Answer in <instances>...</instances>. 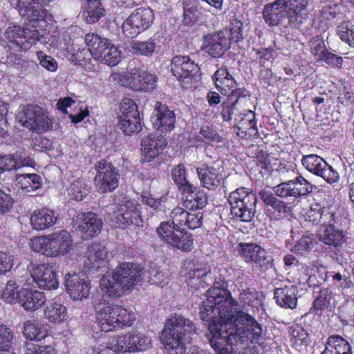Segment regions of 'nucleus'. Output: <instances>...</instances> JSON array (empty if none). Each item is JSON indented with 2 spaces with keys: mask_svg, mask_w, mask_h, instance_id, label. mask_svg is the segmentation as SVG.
I'll list each match as a JSON object with an SVG mask.
<instances>
[{
  "mask_svg": "<svg viewBox=\"0 0 354 354\" xmlns=\"http://www.w3.org/2000/svg\"><path fill=\"white\" fill-rule=\"evenodd\" d=\"M2 330L0 337V354H17L13 346L12 331L3 328Z\"/></svg>",
  "mask_w": 354,
  "mask_h": 354,
  "instance_id": "052dcab7",
  "label": "nucleus"
},
{
  "mask_svg": "<svg viewBox=\"0 0 354 354\" xmlns=\"http://www.w3.org/2000/svg\"><path fill=\"white\" fill-rule=\"evenodd\" d=\"M127 333L113 336L109 339L106 344H102L97 347H94L95 354H116L129 353V345Z\"/></svg>",
  "mask_w": 354,
  "mask_h": 354,
  "instance_id": "72a5a7b5",
  "label": "nucleus"
},
{
  "mask_svg": "<svg viewBox=\"0 0 354 354\" xmlns=\"http://www.w3.org/2000/svg\"><path fill=\"white\" fill-rule=\"evenodd\" d=\"M259 195L265 205L268 207H270L279 215L281 214H286L287 212L288 206L286 204L277 198L272 193L267 191H261L259 193Z\"/></svg>",
  "mask_w": 354,
  "mask_h": 354,
  "instance_id": "5fc2aeb1",
  "label": "nucleus"
},
{
  "mask_svg": "<svg viewBox=\"0 0 354 354\" xmlns=\"http://www.w3.org/2000/svg\"><path fill=\"white\" fill-rule=\"evenodd\" d=\"M198 140H201L204 142H221L223 140V138L212 126L204 124L201 128Z\"/></svg>",
  "mask_w": 354,
  "mask_h": 354,
  "instance_id": "e2e57ef3",
  "label": "nucleus"
},
{
  "mask_svg": "<svg viewBox=\"0 0 354 354\" xmlns=\"http://www.w3.org/2000/svg\"><path fill=\"white\" fill-rule=\"evenodd\" d=\"M151 122L154 129L165 134L174 129L176 117L174 111L170 110L167 105L156 102Z\"/></svg>",
  "mask_w": 354,
  "mask_h": 354,
  "instance_id": "5701e85b",
  "label": "nucleus"
},
{
  "mask_svg": "<svg viewBox=\"0 0 354 354\" xmlns=\"http://www.w3.org/2000/svg\"><path fill=\"white\" fill-rule=\"evenodd\" d=\"M154 19V14L149 8H139L136 9L122 24L124 34L133 38L148 29Z\"/></svg>",
  "mask_w": 354,
  "mask_h": 354,
  "instance_id": "4468645a",
  "label": "nucleus"
},
{
  "mask_svg": "<svg viewBox=\"0 0 354 354\" xmlns=\"http://www.w3.org/2000/svg\"><path fill=\"white\" fill-rule=\"evenodd\" d=\"M24 115L20 117L22 124L32 131L41 133L53 127V120L48 111L36 104H28L23 107Z\"/></svg>",
  "mask_w": 354,
  "mask_h": 354,
  "instance_id": "f8f14e48",
  "label": "nucleus"
},
{
  "mask_svg": "<svg viewBox=\"0 0 354 354\" xmlns=\"http://www.w3.org/2000/svg\"><path fill=\"white\" fill-rule=\"evenodd\" d=\"M292 346L299 351H304L310 342L308 333L299 325L291 326L289 328Z\"/></svg>",
  "mask_w": 354,
  "mask_h": 354,
  "instance_id": "de8ad7c7",
  "label": "nucleus"
},
{
  "mask_svg": "<svg viewBox=\"0 0 354 354\" xmlns=\"http://www.w3.org/2000/svg\"><path fill=\"white\" fill-rule=\"evenodd\" d=\"M322 271H325V268L318 263L313 262L303 265L299 269L301 276L299 280L300 283H306L309 286L315 285L314 279L316 277V274L321 273Z\"/></svg>",
  "mask_w": 354,
  "mask_h": 354,
  "instance_id": "603ef678",
  "label": "nucleus"
},
{
  "mask_svg": "<svg viewBox=\"0 0 354 354\" xmlns=\"http://www.w3.org/2000/svg\"><path fill=\"white\" fill-rule=\"evenodd\" d=\"M149 281L151 283L158 286H164L168 283L167 274L163 272L159 268L152 266L149 271Z\"/></svg>",
  "mask_w": 354,
  "mask_h": 354,
  "instance_id": "774afa93",
  "label": "nucleus"
},
{
  "mask_svg": "<svg viewBox=\"0 0 354 354\" xmlns=\"http://www.w3.org/2000/svg\"><path fill=\"white\" fill-rule=\"evenodd\" d=\"M249 97L237 105L232 115H234V127L237 129L236 134L241 137L252 136L257 133L255 113L252 111L246 110L242 106L249 100Z\"/></svg>",
  "mask_w": 354,
  "mask_h": 354,
  "instance_id": "412c9836",
  "label": "nucleus"
},
{
  "mask_svg": "<svg viewBox=\"0 0 354 354\" xmlns=\"http://www.w3.org/2000/svg\"><path fill=\"white\" fill-rule=\"evenodd\" d=\"M305 221L313 225L330 223L334 222V213L328 205L322 203L311 204L305 214Z\"/></svg>",
  "mask_w": 354,
  "mask_h": 354,
  "instance_id": "c85d7f7f",
  "label": "nucleus"
},
{
  "mask_svg": "<svg viewBox=\"0 0 354 354\" xmlns=\"http://www.w3.org/2000/svg\"><path fill=\"white\" fill-rule=\"evenodd\" d=\"M238 251L246 263L262 266L266 260V252L256 243H241Z\"/></svg>",
  "mask_w": 354,
  "mask_h": 354,
  "instance_id": "f704fd0d",
  "label": "nucleus"
},
{
  "mask_svg": "<svg viewBox=\"0 0 354 354\" xmlns=\"http://www.w3.org/2000/svg\"><path fill=\"white\" fill-rule=\"evenodd\" d=\"M157 77L147 71L134 68L130 72L122 74L120 81L124 86L136 91H150L155 88Z\"/></svg>",
  "mask_w": 354,
  "mask_h": 354,
  "instance_id": "f3484780",
  "label": "nucleus"
},
{
  "mask_svg": "<svg viewBox=\"0 0 354 354\" xmlns=\"http://www.w3.org/2000/svg\"><path fill=\"white\" fill-rule=\"evenodd\" d=\"M57 220L58 216L54 210L44 207L33 212L30 224L34 230L41 231L53 227Z\"/></svg>",
  "mask_w": 354,
  "mask_h": 354,
  "instance_id": "7c9ffc66",
  "label": "nucleus"
},
{
  "mask_svg": "<svg viewBox=\"0 0 354 354\" xmlns=\"http://www.w3.org/2000/svg\"><path fill=\"white\" fill-rule=\"evenodd\" d=\"M322 354H351V346L339 335L330 336Z\"/></svg>",
  "mask_w": 354,
  "mask_h": 354,
  "instance_id": "c03bdc74",
  "label": "nucleus"
},
{
  "mask_svg": "<svg viewBox=\"0 0 354 354\" xmlns=\"http://www.w3.org/2000/svg\"><path fill=\"white\" fill-rule=\"evenodd\" d=\"M317 236L322 243L333 247H339L345 241L343 232L335 228L332 223L322 224L317 231Z\"/></svg>",
  "mask_w": 354,
  "mask_h": 354,
  "instance_id": "4c0bfd02",
  "label": "nucleus"
},
{
  "mask_svg": "<svg viewBox=\"0 0 354 354\" xmlns=\"http://www.w3.org/2000/svg\"><path fill=\"white\" fill-rule=\"evenodd\" d=\"M223 169L216 164H202L196 168L201 185L209 190H214L223 183Z\"/></svg>",
  "mask_w": 354,
  "mask_h": 354,
  "instance_id": "a878e982",
  "label": "nucleus"
},
{
  "mask_svg": "<svg viewBox=\"0 0 354 354\" xmlns=\"http://www.w3.org/2000/svg\"><path fill=\"white\" fill-rule=\"evenodd\" d=\"M216 87L224 95L228 94L227 99L222 104L221 115L224 121L232 119L234 111L236 106L249 97L248 92L243 88H236V82L225 68H218L212 77Z\"/></svg>",
  "mask_w": 354,
  "mask_h": 354,
  "instance_id": "39448f33",
  "label": "nucleus"
},
{
  "mask_svg": "<svg viewBox=\"0 0 354 354\" xmlns=\"http://www.w3.org/2000/svg\"><path fill=\"white\" fill-rule=\"evenodd\" d=\"M129 353H140L149 350L153 345L152 337L144 330H131L127 333Z\"/></svg>",
  "mask_w": 354,
  "mask_h": 354,
  "instance_id": "473e14b6",
  "label": "nucleus"
},
{
  "mask_svg": "<svg viewBox=\"0 0 354 354\" xmlns=\"http://www.w3.org/2000/svg\"><path fill=\"white\" fill-rule=\"evenodd\" d=\"M155 45L152 39L144 41H133L131 44V49L134 54L151 56L155 50Z\"/></svg>",
  "mask_w": 354,
  "mask_h": 354,
  "instance_id": "13d9d810",
  "label": "nucleus"
},
{
  "mask_svg": "<svg viewBox=\"0 0 354 354\" xmlns=\"http://www.w3.org/2000/svg\"><path fill=\"white\" fill-rule=\"evenodd\" d=\"M19 304L26 311H35L41 308L46 301L44 292L35 289L22 287L19 293Z\"/></svg>",
  "mask_w": 354,
  "mask_h": 354,
  "instance_id": "c756f323",
  "label": "nucleus"
},
{
  "mask_svg": "<svg viewBox=\"0 0 354 354\" xmlns=\"http://www.w3.org/2000/svg\"><path fill=\"white\" fill-rule=\"evenodd\" d=\"M197 330V326L192 320L175 314L166 320L160 340L167 354H185L188 338Z\"/></svg>",
  "mask_w": 354,
  "mask_h": 354,
  "instance_id": "7ed1b4c3",
  "label": "nucleus"
},
{
  "mask_svg": "<svg viewBox=\"0 0 354 354\" xmlns=\"http://www.w3.org/2000/svg\"><path fill=\"white\" fill-rule=\"evenodd\" d=\"M30 249L50 258L64 257L73 248L71 234L66 230H60L46 235L35 236L30 239Z\"/></svg>",
  "mask_w": 354,
  "mask_h": 354,
  "instance_id": "423d86ee",
  "label": "nucleus"
},
{
  "mask_svg": "<svg viewBox=\"0 0 354 354\" xmlns=\"http://www.w3.org/2000/svg\"><path fill=\"white\" fill-rule=\"evenodd\" d=\"M339 38L342 42L354 48V25L348 21L341 23L336 30Z\"/></svg>",
  "mask_w": 354,
  "mask_h": 354,
  "instance_id": "6e6d98bb",
  "label": "nucleus"
},
{
  "mask_svg": "<svg viewBox=\"0 0 354 354\" xmlns=\"http://www.w3.org/2000/svg\"><path fill=\"white\" fill-rule=\"evenodd\" d=\"M143 271L138 265L131 262L119 264L110 273L100 279V288L108 296L119 297L131 292L143 279Z\"/></svg>",
  "mask_w": 354,
  "mask_h": 354,
  "instance_id": "f03ea898",
  "label": "nucleus"
},
{
  "mask_svg": "<svg viewBox=\"0 0 354 354\" xmlns=\"http://www.w3.org/2000/svg\"><path fill=\"white\" fill-rule=\"evenodd\" d=\"M50 0H18L17 9L21 16L25 17L33 28L46 29L53 21V15L42 8Z\"/></svg>",
  "mask_w": 354,
  "mask_h": 354,
  "instance_id": "1a4fd4ad",
  "label": "nucleus"
},
{
  "mask_svg": "<svg viewBox=\"0 0 354 354\" xmlns=\"http://www.w3.org/2000/svg\"><path fill=\"white\" fill-rule=\"evenodd\" d=\"M95 169L94 184L99 192H111L118 187L120 175L111 162L102 160L96 163Z\"/></svg>",
  "mask_w": 354,
  "mask_h": 354,
  "instance_id": "2eb2a0df",
  "label": "nucleus"
},
{
  "mask_svg": "<svg viewBox=\"0 0 354 354\" xmlns=\"http://www.w3.org/2000/svg\"><path fill=\"white\" fill-rule=\"evenodd\" d=\"M34 163L33 160L22 151L0 156V174L17 170L23 167H32Z\"/></svg>",
  "mask_w": 354,
  "mask_h": 354,
  "instance_id": "cd10ccee",
  "label": "nucleus"
},
{
  "mask_svg": "<svg viewBox=\"0 0 354 354\" xmlns=\"http://www.w3.org/2000/svg\"><path fill=\"white\" fill-rule=\"evenodd\" d=\"M231 39L227 30L208 34L203 37L202 50L212 57H221L230 48Z\"/></svg>",
  "mask_w": 354,
  "mask_h": 354,
  "instance_id": "4be33fe9",
  "label": "nucleus"
},
{
  "mask_svg": "<svg viewBox=\"0 0 354 354\" xmlns=\"http://www.w3.org/2000/svg\"><path fill=\"white\" fill-rule=\"evenodd\" d=\"M104 15V9L100 0H85L84 16L87 23L97 22Z\"/></svg>",
  "mask_w": 354,
  "mask_h": 354,
  "instance_id": "09e8293b",
  "label": "nucleus"
},
{
  "mask_svg": "<svg viewBox=\"0 0 354 354\" xmlns=\"http://www.w3.org/2000/svg\"><path fill=\"white\" fill-rule=\"evenodd\" d=\"M298 289L296 286H285L274 290L277 304L283 308L294 309L297 305Z\"/></svg>",
  "mask_w": 354,
  "mask_h": 354,
  "instance_id": "ea45409f",
  "label": "nucleus"
},
{
  "mask_svg": "<svg viewBox=\"0 0 354 354\" xmlns=\"http://www.w3.org/2000/svg\"><path fill=\"white\" fill-rule=\"evenodd\" d=\"M139 207L135 201L124 198L121 204H111L107 206L108 218L115 227L140 225L142 223V218Z\"/></svg>",
  "mask_w": 354,
  "mask_h": 354,
  "instance_id": "9d476101",
  "label": "nucleus"
},
{
  "mask_svg": "<svg viewBox=\"0 0 354 354\" xmlns=\"http://www.w3.org/2000/svg\"><path fill=\"white\" fill-rule=\"evenodd\" d=\"M158 236L171 247L184 252L193 248L192 235L184 230H180L170 221H162L156 230Z\"/></svg>",
  "mask_w": 354,
  "mask_h": 354,
  "instance_id": "9b49d317",
  "label": "nucleus"
},
{
  "mask_svg": "<svg viewBox=\"0 0 354 354\" xmlns=\"http://www.w3.org/2000/svg\"><path fill=\"white\" fill-rule=\"evenodd\" d=\"M185 195L183 205L190 210L201 209L207 205V194L203 191H196V188L192 185L190 190H183Z\"/></svg>",
  "mask_w": 354,
  "mask_h": 354,
  "instance_id": "79ce46f5",
  "label": "nucleus"
},
{
  "mask_svg": "<svg viewBox=\"0 0 354 354\" xmlns=\"http://www.w3.org/2000/svg\"><path fill=\"white\" fill-rule=\"evenodd\" d=\"M26 354H57L51 345L39 346L33 342H27L25 345Z\"/></svg>",
  "mask_w": 354,
  "mask_h": 354,
  "instance_id": "69168bd1",
  "label": "nucleus"
},
{
  "mask_svg": "<svg viewBox=\"0 0 354 354\" xmlns=\"http://www.w3.org/2000/svg\"><path fill=\"white\" fill-rule=\"evenodd\" d=\"M171 71L183 87L191 88L197 77L199 68L188 56H175L171 63Z\"/></svg>",
  "mask_w": 354,
  "mask_h": 354,
  "instance_id": "dca6fc26",
  "label": "nucleus"
},
{
  "mask_svg": "<svg viewBox=\"0 0 354 354\" xmlns=\"http://www.w3.org/2000/svg\"><path fill=\"white\" fill-rule=\"evenodd\" d=\"M110 42L105 39V42H102L100 45H97L93 48H77L75 54V61L80 64H83L88 60L91 59V57L95 60L98 61L99 59L102 58V55L104 53L108 47H109Z\"/></svg>",
  "mask_w": 354,
  "mask_h": 354,
  "instance_id": "37998d69",
  "label": "nucleus"
},
{
  "mask_svg": "<svg viewBox=\"0 0 354 354\" xmlns=\"http://www.w3.org/2000/svg\"><path fill=\"white\" fill-rule=\"evenodd\" d=\"M44 37L46 39L45 36ZM46 43L44 44V45L49 43L51 47L65 50L71 53L75 60V54L77 49H75V46H73L74 43H71V38L68 31L54 32V34L50 35V38H48V40H46Z\"/></svg>",
  "mask_w": 354,
  "mask_h": 354,
  "instance_id": "a19ab883",
  "label": "nucleus"
},
{
  "mask_svg": "<svg viewBox=\"0 0 354 354\" xmlns=\"http://www.w3.org/2000/svg\"><path fill=\"white\" fill-rule=\"evenodd\" d=\"M27 269L29 274L26 272L24 276L26 279H30V284L35 282L39 288L50 290L58 288L59 281L53 264L31 263Z\"/></svg>",
  "mask_w": 354,
  "mask_h": 354,
  "instance_id": "ddd939ff",
  "label": "nucleus"
},
{
  "mask_svg": "<svg viewBox=\"0 0 354 354\" xmlns=\"http://www.w3.org/2000/svg\"><path fill=\"white\" fill-rule=\"evenodd\" d=\"M262 15L265 23L270 27L277 26L288 19V13L279 0L266 4Z\"/></svg>",
  "mask_w": 354,
  "mask_h": 354,
  "instance_id": "2f4dec72",
  "label": "nucleus"
},
{
  "mask_svg": "<svg viewBox=\"0 0 354 354\" xmlns=\"http://www.w3.org/2000/svg\"><path fill=\"white\" fill-rule=\"evenodd\" d=\"M167 145L164 136L156 133H150L144 137L141 141V160L142 162H150L160 155Z\"/></svg>",
  "mask_w": 354,
  "mask_h": 354,
  "instance_id": "393cba45",
  "label": "nucleus"
},
{
  "mask_svg": "<svg viewBox=\"0 0 354 354\" xmlns=\"http://www.w3.org/2000/svg\"><path fill=\"white\" fill-rule=\"evenodd\" d=\"M107 250L101 243H93L88 248L87 257L84 261V266L88 271L92 269L97 270L106 263Z\"/></svg>",
  "mask_w": 354,
  "mask_h": 354,
  "instance_id": "c9c22d12",
  "label": "nucleus"
},
{
  "mask_svg": "<svg viewBox=\"0 0 354 354\" xmlns=\"http://www.w3.org/2000/svg\"><path fill=\"white\" fill-rule=\"evenodd\" d=\"M16 182L20 188L27 192L35 191L41 186V177L36 174L17 175Z\"/></svg>",
  "mask_w": 354,
  "mask_h": 354,
  "instance_id": "3c124183",
  "label": "nucleus"
},
{
  "mask_svg": "<svg viewBox=\"0 0 354 354\" xmlns=\"http://www.w3.org/2000/svg\"><path fill=\"white\" fill-rule=\"evenodd\" d=\"M301 164L309 172L321 176L328 183H334L339 180V174L320 156L316 154L303 156Z\"/></svg>",
  "mask_w": 354,
  "mask_h": 354,
  "instance_id": "a211bd4d",
  "label": "nucleus"
},
{
  "mask_svg": "<svg viewBox=\"0 0 354 354\" xmlns=\"http://www.w3.org/2000/svg\"><path fill=\"white\" fill-rule=\"evenodd\" d=\"M121 115L119 118H127L138 115L140 113L138 110V106L136 102L129 98H124L120 103V106Z\"/></svg>",
  "mask_w": 354,
  "mask_h": 354,
  "instance_id": "0e129e2a",
  "label": "nucleus"
},
{
  "mask_svg": "<svg viewBox=\"0 0 354 354\" xmlns=\"http://www.w3.org/2000/svg\"><path fill=\"white\" fill-rule=\"evenodd\" d=\"M171 176L181 192L183 190H190L192 188L193 185L187 180L186 170L183 165L179 164L175 167L172 169Z\"/></svg>",
  "mask_w": 354,
  "mask_h": 354,
  "instance_id": "4d7b16f0",
  "label": "nucleus"
},
{
  "mask_svg": "<svg viewBox=\"0 0 354 354\" xmlns=\"http://www.w3.org/2000/svg\"><path fill=\"white\" fill-rule=\"evenodd\" d=\"M227 201L233 217L243 222H250L252 220L257 202L254 193L245 187H240L230 192Z\"/></svg>",
  "mask_w": 354,
  "mask_h": 354,
  "instance_id": "6e6552de",
  "label": "nucleus"
},
{
  "mask_svg": "<svg viewBox=\"0 0 354 354\" xmlns=\"http://www.w3.org/2000/svg\"><path fill=\"white\" fill-rule=\"evenodd\" d=\"M118 126L123 133L128 136L140 132L142 129L140 114L127 118H119Z\"/></svg>",
  "mask_w": 354,
  "mask_h": 354,
  "instance_id": "864d4df0",
  "label": "nucleus"
},
{
  "mask_svg": "<svg viewBox=\"0 0 354 354\" xmlns=\"http://www.w3.org/2000/svg\"><path fill=\"white\" fill-rule=\"evenodd\" d=\"M91 188L88 181L86 179H75L70 183L67 188L68 195L72 200L81 201L88 194Z\"/></svg>",
  "mask_w": 354,
  "mask_h": 354,
  "instance_id": "49530a36",
  "label": "nucleus"
},
{
  "mask_svg": "<svg viewBox=\"0 0 354 354\" xmlns=\"http://www.w3.org/2000/svg\"><path fill=\"white\" fill-rule=\"evenodd\" d=\"M64 285L67 293L73 300L87 298L91 292V283L83 272H68L64 277Z\"/></svg>",
  "mask_w": 354,
  "mask_h": 354,
  "instance_id": "aec40b11",
  "label": "nucleus"
},
{
  "mask_svg": "<svg viewBox=\"0 0 354 354\" xmlns=\"http://www.w3.org/2000/svg\"><path fill=\"white\" fill-rule=\"evenodd\" d=\"M46 29H40L39 27L33 28L30 22L24 23V26L11 23L5 29L1 37V43L4 48H8L10 56L19 51L28 50L32 44L37 42L46 44L44 32ZM9 59V55H8ZM10 62H12L10 57Z\"/></svg>",
  "mask_w": 354,
  "mask_h": 354,
  "instance_id": "20e7f679",
  "label": "nucleus"
},
{
  "mask_svg": "<svg viewBox=\"0 0 354 354\" xmlns=\"http://www.w3.org/2000/svg\"><path fill=\"white\" fill-rule=\"evenodd\" d=\"M185 274L190 286H203V277H206L210 272L209 266L205 263H200L194 260L185 263Z\"/></svg>",
  "mask_w": 354,
  "mask_h": 354,
  "instance_id": "58836bf2",
  "label": "nucleus"
},
{
  "mask_svg": "<svg viewBox=\"0 0 354 354\" xmlns=\"http://www.w3.org/2000/svg\"><path fill=\"white\" fill-rule=\"evenodd\" d=\"M44 315L50 322L59 324L66 320L68 317L66 306L59 302L48 304L44 310Z\"/></svg>",
  "mask_w": 354,
  "mask_h": 354,
  "instance_id": "8fccbe9b",
  "label": "nucleus"
},
{
  "mask_svg": "<svg viewBox=\"0 0 354 354\" xmlns=\"http://www.w3.org/2000/svg\"><path fill=\"white\" fill-rule=\"evenodd\" d=\"M48 327L38 321H27L24 324L23 333L26 339L39 341L46 337Z\"/></svg>",
  "mask_w": 354,
  "mask_h": 354,
  "instance_id": "a18cd8bd",
  "label": "nucleus"
},
{
  "mask_svg": "<svg viewBox=\"0 0 354 354\" xmlns=\"http://www.w3.org/2000/svg\"><path fill=\"white\" fill-rule=\"evenodd\" d=\"M274 193L281 198H299L312 191L310 184L302 176L281 183L274 187Z\"/></svg>",
  "mask_w": 354,
  "mask_h": 354,
  "instance_id": "b1692460",
  "label": "nucleus"
},
{
  "mask_svg": "<svg viewBox=\"0 0 354 354\" xmlns=\"http://www.w3.org/2000/svg\"><path fill=\"white\" fill-rule=\"evenodd\" d=\"M214 285L206 293V299L200 307V317L207 324L209 340L218 354H245L244 350L250 343L258 344L262 336V327L250 315L234 310L236 304L230 292Z\"/></svg>",
  "mask_w": 354,
  "mask_h": 354,
  "instance_id": "f257e3e1",
  "label": "nucleus"
},
{
  "mask_svg": "<svg viewBox=\"0 0 354 354\" xmlns=\"http://www.w3.org/2000/svg\"><path fill=\"white\" fill-rule=\"evenodd\" d=\"M308 1V0H279L288 13V21L290 26L297 28L303 23Z\"/></svg>",
  "mask_w": 354,
  "mask_h": 354,
  "instance_id": "bb28decb",
  "label": "nucleus"
},
{
  "mask_svg": "<svg viewBox=\"0 0 354 354\" xmlns=\"http://www.w3.org/2000/svg\"><path fill=\"white\" fill-rule=\"evenodd\" d=\"M72 225L79 231L83 239L88 240L100 233L103 223L95 213L88 212L77 214L73 218Z\"/></svg>",
  "mask_w": 354,
  "mask_h": 354,
  "instance_id": "6ab92c4d",
  "label": "nucleus"
},
{
  "mask_svg": "<svg viewBox=\"0 0 354 354\" xmlns=\"http://www.w3.org/2000/svg\"><path fill=\"white\" fill-rule=\"evenodd\" d=\"M330 298V291L327 288L322 289L319 292V296L315 298L313 305L310 308V312L318 314L319 312L324 310L328 308Z\"/></svg>",
  "mask_w": 354,
  "mask_h": 354,
  "instance_id": "bf43d9fd",
  "label": "nucleus"
},
{
  "mask_svg": "<svg viewBox=\"0 0 354 354\" xmlns=\"http://www.w3.org/2000/svg\"><path fill=\"white\" fill-rule=\"evenodd\" d=\"M29 281L30 279H26L24 275L8 281L1 292V299L8 304H19L21 299V288H19L30 285Z\"/></svg>",
  "mask_w": 354,
  "mask_h": 354,
  "instance_id": "e433bc0d",
  "label": "nucleus"
},
{
  "mask_svg": "<svg viewBox=\"0 0 354 354\" xmlns=\"http://www.w3.org/2000/svg\"><path fill=\"white\" fill-rule=\"evenodd\" d=\"M102 58L99 59V62L106 64L110 66H113L120 62L121 53L115 46L110 44L109 47L106 48L102 55Z\"/></svg>",
  "mask_w": 354,
  "mask_h": 354,
  "instance_id": "680f3d73",
  "label": "nucleus"
},
{
  "mask_svg": "<svg viewBox=\"0 0 354 354\" xmlns=\"http://www.w3.org/2000/svg\"><path fill=\"white\" fill-rule=\"evenodd\" d=\"M95 317L101 330L113 331L123 326H131L136 319L135 313L119 305L95 306Z\"/></svg>",
  "mask_w": 354,
  "mask_h": 354,
  "instance_id": "0eeeda50",
  "label": "nucleus"
},
{
  "mask_svg": "<svg viewBox=\"0 0 354 354\" xmlns=\"http://www.w3.org/2000/svg\"><path fill=\"white\" fill-rule=\"evenodd\" d=\"M313 247V239L308 236H303L295 245L292 250L299 255L307 254Z\"/></svg>",
  "mask_w": 354,
  "mask_h": 354,
  "instance_id": "338daca9",
  "label": "nucleus"
}]
</instances>
